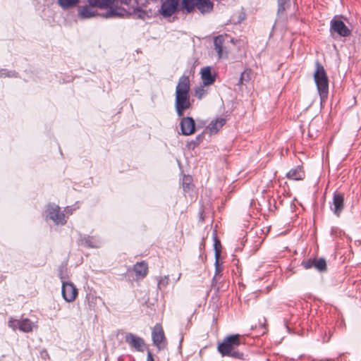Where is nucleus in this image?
Masks as SVG:
<instances>
[{
    "mask_svg": "<svg viewBox=\"0 0 361 361\" xmlns=\"http://www.w3.org/2000/svg\"><path fill=\"white\" fill-rule=\"evenodd\" d=\"M190 87L189 76L183 75L180 77L176 88L175 109L179 117H182L184 111L191 107Z\"/></svg>",
    "mask_w": 361,
    "mask_h": 361,
    "instance_id": "nucleus-1",
    "label": "nucleus"
},
{
    "mask_svg": "<svg viewBox=\"0 0 361 361\" xmlns=\"http://www.w3.org/2000/svg\"><path fill=\"white\" fill-rule=\"evenodd\" d=\"M240 344V336L233 334L224 338L223 342L219 344L217 349L223 357L228 356L234 359L243 360V353L237 349Z\"/></svg>",
    "mask_w": 361,
    "mask_h": 361,
    "instance_id": "nucleus-2",
    "label": "nucleus"
},
{
    "mask_svg": "<svg viewBox=\"0 0 361 361\" xmlns=\"http://www.w3.org/2000/svg\"><path fill=\"white\" fill-rule=\"evenodd\" d=\"M316 70L314 73V80L317 85L321 102H324L329 95V79L324 66L316 62Z\"/></svg>",
    "mask_w": 361,
    "mask_h": 361,
    "instance_id": "nucleus-3",
    "label": "nucleus"
},
{
    "mask_svg": "<svg viewBox=\"0 0 361 361\" xmlns=\"http://www.w3.org/2000/svg\"><path fill=\"white\" fill-rule=\"evenodd\" d=\"M8 326L13 331L19 329L22 332L29 333L32 331L34 324L27 318L23 319H16L11 317L8 319Z\"/></svg>",
    "mask_w": 361,
    "mask_h": 361,
    "instance_id": "nucleus-4",
    "label": "nucleus"
},
{
    "mask_svg": "<svg viewBox=\"0 0 361 361\" xmlns=\"http://www.w3.org/2000/svg\"><path fill=\"white\" fill-rule=\"evenodd\" d=\"M330 32H336L339 36L346 37L351 35V30L345 25V24L338 19L336 16L334 17L330 22Z\"/></svg>",
    "mask_w": 361,
    "mask_h": 361,
    "instance_id": "nucleus-5",
    "label": "nucleus"
},
{
    "mask_svg": "<svg viewBox=\"0 0 361 361\" xmlns=\"http://www.w3.org/2000/svg\"><path fill=\"white\" fill-rule=\"evenodd\" d=\"M344 209V195L335 191L333 193L332 202L330 203V209L337 217H339Z\"/></svg>",
    "mask_w": 361,
    "mask_h": 361,
    "instance_id": "nucleus-6",
    "label": "nucleus"
},
{
    "mask_svg": "<svg viewBox=\"0 0 361 361\" xmlns=\"http://www.w3.org/2000/svg\"><path fill=\"white\" fill-rule=\"evenodd\" d=\"M301 265L305 269L314 268L319 272H324L327 269L326 262L324 258H310L303 260Z\"/></svg>",
    "mask_w": 361,
    "mask_h": 361,
    "instance_id": "nucleus-7",
    "label": "nucleus"
},
{
    "mask_svg": "<svg viewBox=\"0 0 361 361\" xmlns=\"http://www.w3.org/2000/svg\"><path fill=\"white\" fill-rule=\"evenodd\" d=\"M152 338L153 343L159 350L166 346V338L162 326L160 324H156L152 329Z\"/></svg>",
    "mask_w": 361,
    "mask_h": 361,
    "instance_id": "nucleus-8",
    "label": "nucleus"
},
{
    "mask_svg": "<svg viewBox=\"0 0 361 361\" xmlns=\"http://www.w3.org/2000/svg\"><path fill=\"white\" fill-rule=\"evenodd\" d=\"M61 293L66 301L73 302L78 295V289L73 283L62 281Z\"/></svg>",
    "mask_w": 361,
    "mask_h": 361,
    "instance_id": "nucleus-9",
    "label": "nucleus"
},
{
    "mask_svg": "<svg viewBox=\"0 0 361 361\" xmlns=\"http://www.w3.org/2000/svg\"><path fill=\"white\" fill-rule=\"evenodd\" d=\"M125 341L135 350L139 352L144 351L145 343L143 338L132 333H128L125 336Z\"/></svg>",
    "mask_w": 361,
    "mask_h": 361,
    "instance_id": "nucleus-10",
    "label": "nucleus"
},
{
    "mask_svg": "<svg viewBox=\"0 0 361 361\" xmlns=\"http://www.w3.org/2000/svg\"><path fill=\"white\" fill-rule=\"evenodd\" d=\"M47 213L49 218L53 220L56 224L63 225L66 223L65 214L61 211L59 206L49 205Z\"/></svg>",
    "mask_w": 361,
    "mask_h": 361,
    "instance_id": "nucleus-11",
    "label": "nucleus"
},
{
    "mask_svg": "<svg viewBox=\"0 0 361 361\" xmlns=\"http://www.w3.org/2000/svg\"><path fill=\"white\" fill-rule=\"evenodd\" d=\"M180 133L183 135H190L195 131V123L190 116L183 117L180 121Z\"/></svg>",
    "mask_w": 361,
    "mask_h": 361,
    "instance_id": "nucleus-12",
    "label": "nucleus"
},
{
    "mask_svg": "<svg viewBox=\"0 0 361 361\" xmlns=\"http://www.w3.org/2000/svg\"><path fill=\"white\" fill-rule=\"evenodd\" d=\"M178 0H165L160 8V13L165 18L171 16L177 10Z\"/></svg>",
    "mask_w": 361,
    "mask_h": 361,
    "instance_id": "nucleus-13",
    "label": "nucleus"
},
{
    "mask_svg": "<svg viewBox=\"0 0 361 361\" xmlns=\"http://www.w3.org/2000/svg\"><path fill=\"white\" fill-rule=\"evenodd\" d=\"M228 38V36L227 35H219L214 38V47L218 54L219 59L223 56L224 52L226 54L225 51V42Z\"/></svg>",
    "mask_w": 361,
    "mask_h": 361,
    "instance_id": "nucleus-14",
    "label": "nucleus"
},
{
    "mask_svg": "<svg viewBox=\"0 0 361 361\" xmlns=\"http://www.w3.org/2000/svg\"><path fill=\"white\" fill-rule=\"evenodd\" d=\"M226 120L224 118H217L212 121L206 128L207 132L209 135H214L219 132L222 127L226 124Z\"/></svg>",
    "mask_w": 361,
    "mask_h": 361,
    "instance_id": "nucleus-15",
    "label": "nucleus"
},
{
    "mask_svg": "<svg viewBox=\"0 0 361 361\" xmlns=\"http://www.w3.org/2000/svg\"><path fill=\"white\" fill-rule=\"evenodd\" d=\"M201 79L202 83L204 85H211L215 82L216 75L212 73V70L209 66L202 68L201 69Z\"/></svg>",
    "mask_w": 361,
    "mask_h": 361,
    "instance_id": "nucleus-16",
    "label": "nucleus"
},
{
    "mask_svg": "<svg viewBox=\"0 0 361 361\" xmlns=\"http://www.w3.org/2000/svg\"><path fill=\"white\" fill-rule=\"evenodd\" d=\"M195 8L202 13H209L214 8V4L211 0H196Z\"/></svg>",
    "mask_w": 361,
    "mask_h": 361,
    "instance_id": "nucleus-17",
    "label": "nucleus"
},
{
    "mask_svg": "<svg viewBox=\"0 0 361 361\" xmlns=\"http://www.w3.org/2000/svg\"><path fill=\"white\" fill-rule=\"evenodd\" d=\"M133 271L137 279H143L148 273V264L145 261L137 262L133 266Z\"/></svg>",
    "mask_w": 361,
    "mask_h": 361,
    "instance_id": "nucleus-18",
    "label": "nucleus"
},
{
    "mask_svg": "<svg viewBox=\"0 0 361 361\" xmlns=\"http://www.w3.org/2000/svg\"><path fill=\"white\" fill-rule=\"evenodd\" d=\"M305 177V171L301 166H296L294 169H291L287 173L286 178L294 180H301Z\"/></svg>",
    "mask_w": 361,
    "mask_h": 361,
    "instance_id": "nucleus-19",
    "label": "nucleus"
},
{
    "mask_svg": "<svg viewBox=\"0 0 361 361\" xmlns=\"http://www.w3.org/2000/svg\"><path fill=\"white\" fill-rule=\"evenodd\" d=\"M97 15V11L89 5L82 6L79 11V16L83 19L94 17Z\"/></svg>",
    "mask_w": 361,
    "mask_h": 361,
    "instance_id": "nucleus-20",
    "label": "nucleus"
},
{
    "mask_svg": "<svg viewBox=\"0 0 361 361\" xmlns=\"http://www.w3.org/2000/svg\"><path fill=\"white\" fill-rule=\"evenodd\" d=\"M196 6V0H182L180 11L183 13H190L194 11Z\"/></svg>",
    "mask_w": 361,
    "mask_h": 361,
    "instance_id": "nucleus-21",
    "label": "nucleus"
},
{
    "mask_svg": "<svg viewBox=\"0 0 361 361\" xmlns=\"http://www.w3.org/2000/svg\"><path fill=\"white\" fill-rule=\"evenodd\" d=\"M219 258H216L215 261V274L212 279V286L216 289V290L218 292L219 290V288L216 287V280L218 278L221 277V271L222 268L219 264Z\"/></svg>",
    "mask_w": 361,
    "mask_h": 361,
    "instance_id": "nucleus-22",
    "label": "nucleus"
},
{
    "mask_svg": "<svg viewBox=\"0 0 361 361\" xmlns=\"http://www.w3.org/2000/svg\"><path fill=\"white\" fill-rule=\"evenodd\" d=\"M207 85H204L201 83L198 87L195 89V97L198 99H202L204 98L209 92V88L207 87Z\"/></svg>",
    "mask_w": 361,
    "mask_h": 361,
    "instance_id": "nucleus-23",
    "label": "nucleus"
},
{
    "mask_svg": "<svg viewBox=\"0 0 361 361\" xmlns=\"http://www.w3.org/2000/svg\"><path fill=\"white\" fill-rule=\"evenodd\" d=\"M89 6L100 8H108L110 6V0H88Z\"/></svg>",
    "mask_w": 361,
    "mask_h": 361,
    "instance_id": "nucleus-24",
    "label": "nucleus"
},
{
    "mask_svg": "<svg viewBox=\"0 0 361 361\" xmlns=\"http://www.w3.org/2000/svg\"><path fill=\"white\" fill-rule=\"evenodd\" d=\"M290 6V0H277V13L283 14Z\"/></svg>",
    "mask_w": 361,
    "mask_h": 361,
    "instance_id": "nucleus-25",
    "label": "nucleus"
},
{
    "mask_svg": "<svg viewBox=\"0 0 361 361\" xmlns=\"http://www.w3.org/2000/svg\"><path fill=\"white\" fill-rule=\"evenodd\" d=\"M250 69H245L240 75V77L238 80L237 85H243L244 84V81L248 82L250 80Z\"/></svg>",
    "mask_w": 361,
    "mask_h": 361,
    "instance_id": "nucleus-26",
    "label": "nucleus"
},
{
    "mask_svg": "<svg viewBox=\"0 0 361 361\" xmlns=\"http://www.w3.org/2000/svg\"><path fill=\"white\" fill-rule=\"evenodd\" d=\"M79 0H58V4L64 9L74 6Z\"/></svg>",
    "mask_w": 361,
    "mask_h": 361,
    "instance_id": "nucleus-27",
    "label": "nucleus"
},
{
    "mask_svg": "<svg viewBox=\"0 0 361 361\" xmlns=\"http://www.w3.org/2000/svg\"><path fill=\"white\" fill-rule=\"evenodd\" d=\"M204 138V133L197 135L195 137V140H192L189 142L188 147L190 148L195 149L203 141Z\"/></svg>",
    "mask_w": 361,
    "mask_h": 361,
    "instance_id": "nucleus-28",
    "label": "nucleus"
},
{
    "mask_svg": "<svg viewBox=\"0 0 361 361\" xmlns=\"http://www.w3.org/2000/svg\"><path fill=\"white\" fill-rule=\"evenodd\" d=\"M169 283V276H164L159 277V279L158 280V284H157L158 288L161 290L162 288H166L168 286Z\"/></svg>",
    "mask_w": 361,
    "mask_h": 361,
    "instance_id": "nucleus-29",
    "label": "nucleus"
},
{
    "mask_svg": "<svg viewBox=\"0 0 361 361\" xmlns=\"http://www.w3.org/2000/svg\"><path fill=\"white\" fill-rule=\"evenodd\" d=\"M214 251H215V258H219L220 253H221V243H220V241L217 239L216 235L214 236Z\"/></svg>",
    "mask_w": 361,
    "mask_h": 361,
    "instance_id": "nucleus-30",
    "label": "nucleus"
},
{
    "mask_svg": "<svg viewBox=\"0 0 361 361\" xmlns=\"http://www.w3.org/2000/svg\"><path fill=\"white\" fill-rule=\"evenodd\" d=\"M117 16H118V14L116 10L113 8H110V9L108 10L105 13L102 14V16L106 18L115 17Z\"/></svg>",
    "mask_w": 361,
    "mask_h": 361,
    "instance_id": "nucleus-31",
    "label": "nucleus"
},
{
    "mask_svg": "<svg viewBox=\"0 0 361 361\" xmlns=\"http://www.w3.org/2000/svg\"><path fill=\"white\" fill-rule=\"evenodd\" d=\"M259 326L261 328L260 334H264L267 331V319L265 317H262V319L259 321Z\"/></svg>",
    "mask_w": 361,
    "mask_h": 361,
    "instance_id": "nucleus-32",
    "label": "nucleus"
},
{
    "mask_svg": "<svg viewBox=\"0 0 361 361\" xmlns=\"http://www.w3.org/2000/svg\"><path fill=\"white\" fill-rule=\"evenodd\" d=\"M40 357L44 360L49 359V355L48 352L44 349L40 351Z\"/></svg>",
    "mask_w": 361,
    "mask_h": 361,
    "instance_id": "nucleus-33",
    "label": "nucleus"
},
{
    "mask_svg": "<svg viewBox=\"0 0 361 361\" xmlns=\"http://www.w3.org/2000/svg\"><path fill=\"white\" fill-rule=\"evenodd\" d=\"M85 244L90 247H95L94 245H93L92 239L90 238H85L84 240Z\"/></svg>",
    "mask_w": 361,
    "mask_h": 361,
    "instance_id": "nucleus-34",
    "label": "nucleus"
},
{
    "mask_svg": "<svg viewBox=\"0 0 361 361\" xmlns=\"http://www.w3.org/2000/svg\"><path fill=\"white\" fill-rule=\"evenodd\" d=\"M65 271H66L65 267L63 265L60 266V267L59 268V276L61 279H63L64 278L63 273Z\"/></svg>",
    "mask_w": 361,
    "mask_h": 361,
    "instance_id": "nucleus-35",
    "label": "nucleus"
},
{
    "mask_svg": "<svg viewBox=\"0 0 361 361\" xmlns=\"http://www.w3.org/2000/svg\"><path fill=\"white\" fill-rule=\"evenodd\" d=\"M147 361H154L153 355L150 351L147 352Z\"/></svg>",
    "mask_w": 361,
    "mask_h": 361,
    "instance_id": "nucleus-36",
    "label": "nucleus"
},
{
    "mask_svg": "<svg viewBox=\"0 0 361 361\" xmlns=\"http://www.w3.org/2000/svg\"><path fill=\"white\" fill-rule=\"evenodd\" d=\"M137 5H143L147 0H135Z\"/></svg>",
    "mask_w": 361,
    "mask_h": 361,
    "instance_id": "nucleus-37",
    "label": "nucleus"
},
{
    "mask_svg": "<svg viewBox=\"0 0 361 361\" xmlns=\"http://www.w3.org/2000/svg\"><path fill=\"white\" fill-rule=\"evenodd\" d=\"M131 0H121V3L124 4H130Z\"/></svg>",
    "mask_w": 361,
    "mask_h": 361,
    "instance_id": "nucleus-38",
    "label": "nucleus"
},
{
    "mask_svg": "<svg viewBox=\"0 0 361 361\" xmlns=\"http://www.w3.org/2000/svg\"><path fill=\"white\" fill-rule=\"evenodd\" d=\"M188 187V184H185V183H183V188H185Z\"/></svg>",
    "mask_w": 361,
    "mask_h": 361,
    "instance_id": "nucleus-39",
    "label": "nucleus"
}]
</instances>
